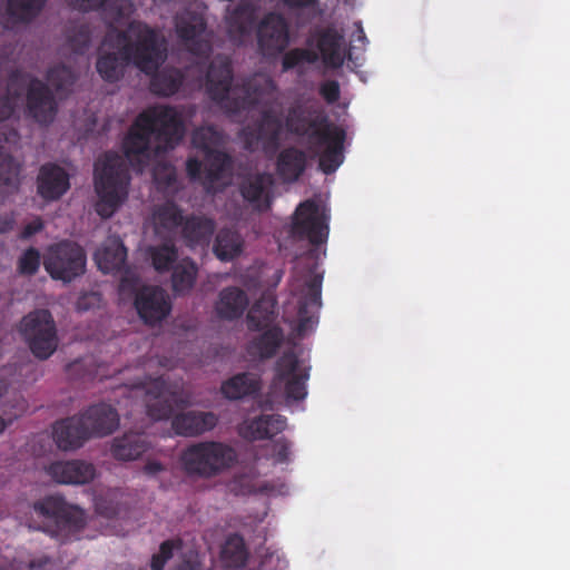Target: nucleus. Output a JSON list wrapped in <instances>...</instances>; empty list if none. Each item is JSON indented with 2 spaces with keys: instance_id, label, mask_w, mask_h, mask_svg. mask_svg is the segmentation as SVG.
<instances>
[{
  "instance_id": "nucleus-1",
  "label": "nucleus",
  "mask_w": 570,
  "mask_h": 570,
  "mask_svg": "<svg viewBox=\"0 0 570 570\" xmlns=\"http://www.w3.org/2000/svg\"><path fill=\"white\" fill-rule=\"evenodd\" d=\"M102 47L117 49V52H100L96 62L99 76L110 83L118 81L130 63L149 75L167 59L165 38L147 23L136 20L130 21L126 30L108 29Z\"/></svg>"
},
{
  "instance_id": "nucleus-2",
  "label": "nucleus",
  "mask_w": 570,
  "mask_h": 570,
  "mask_svg": "<svg viewBox=\"0 0 570 570\" xmlns=\"http://www.w3.org/2000/svg\"><path fill=\"white\" fill-rule=\"evenodd\" d=\"M185 126L175 107L156 106L140 112L122 140V150L134 170L142 173L153 154L175 148Z\"/></svg>"
},
{
  "instance_id": "nucleus-3",
  "label": "nucleus",
  "mask_w": 570,
  "mask_h": 570,
  "mask_svg": "<svg viewBox=\"0 0 570 570\" xmlns=\"http://www.w3.org/2000/svg\"><path fill=\"white\" fill-rule=\"evenodd\" d=\"M130 397L144 395L146 413L155 421L171 417V429L176 435L185 438L199 436L209 432L218 424V415L214 412L185 411L175 415V407L188 405V400L179 393L176 386L165 377H148L128 390Z\"/></svg>"
},
{
  "instance_id": "nucleus-4",
  "label": "nucleus",
  "mask_w": 570,
  "mask_h": 570,
  "mask_svg": "<svg viewBox=\"0 0 570 570\" xmlns=\"http://www.w3.org/2000/svg\"><path fill=\"white\" fill-rule=\"evenodd\" d=\"M206 92L227 114L237 115L272 100L277 91L275 81L255 75L233 88L234 71L227 56L217 55L206 70Z\"/></svg>"
},
{
  "instance_id": "nucleus-5",
  "label": "nucleus",
  "mask_w": 570,
  "mask_h": 570,
  "mask_svg": "<svg viewBox=\"0 0 570 570\" xmlns=\"http://www.w3.org/2000/svg\"><path fill=\"white\" fill-rule=\"evenodd\" d=\"M130 184L126 159L116 153H105L95 164L96 212L109 218L125 202Z\"/></svg>"
},
{
  "instance_id": "nucleus-6",
  "label": "nucleus",
  "mask_w": 570,
  "mask_h": 570,
  "mask_svg": "<svg viewBox=\"0 0 570 570\" xmlns=\"http://www.w3.org/2000/svg\"><path fill=\"white\" fill-rule=\"evenodd\" d=\"M32 510L40 521L29 523V528L41 530L61 543L79 539L86 525L85 512L62 497H45L33 503Z\"/></svg>"
},
{
  "instance_id": "nucleus-7",
  "label": "nucleus",
  "mask_w": 570,
  "mask_h": 570,
  "mask_svg": "<svg viewBox=\"0 0 570 570\" xmlns=\"http://www.w3.org/2000/svg\"><path fill=\"white\" fill-rule=\"evenodd\" d=\"M237 453L233 446L219 441H200L189 444L179 456L183 471L188 476L210 479L233 466Z\"/></svg>"
},
{
  "instance_id": "nucleus-8",
  "label": "nucleus",
  "mask_w": 570,
  "mask_h": 570,
  "mask_svg": "<svg viewBox=\"0 0 570 570\" xmlns=\"http://www.w3.org/2000/svg\"><path fill=\"white\" fill-rule=\"evenodd\" d=\"M27 88V110L28 114L41 125H48L53 121L58 106L53 94L48 85L36 77H31L21 70H12L8 77V90L19 97L23 87Z\"/></svg>"
},
{
  "instance_id": "nucleus-9",
  "label": "nucleus",
  "mask_w": 570,
  "mask_h": 570,
  "mask_svg": "<svg viewBox=\"0 0 570 570\" xmlns=\"http://www.w3.org/2000/svg\"><path fill=\"white\" fill-rule=\"evenodd\" d=\"M19 333L32 355L48 360L58 348L57 325L50 311L38 308L24 315L19 324Z\"/></svg>"
},
{
  "instance_id": "nucleus-10",
  "label": "nucleus",
  "mask_w": 570,
  "mask_h": 570,
  "mask_svg": "<svg viewBox=\"0 0 570 570\" xmlns=\"http://www.w3.org/2000/svg\"><path fill=\"white\" fill-rule=\"evenodd\" d=\"M43 266L53 279L71 282L85 273L86 253L77 243L65 239L48 247Z\"/></svg>"
},
{
  "instance_id": "nucleus-11",
  "label": "nucleus",
  "mask_w": 570,
  "mask_h": 570,
  "mask_svg": "<svg viewBox=\"0 0 570 570\" xmlns=\"http://www.w3.org/2000/svg\"><path fill=\"white\" fill-rule=\"evenodd\" d=\"M175 30L185 49L207 60L212 52V38L205 19L194 11H183L175 17Z\"/></svg>"
},
{
  "instance_id": "nucleus-12",
  "label": "nucleus",
  "mask_w": 570,
  "mask_h": 570,
  "mask_svg": "<svg viewBox=\"0 0 570 570\" xmlns=\"http://www.w3.org/2000/svg\"><path fill=\"white\" fill-rule=\"evenodd\" d=\"M234 169V159L226 151L216 149L204 154L203 161L197 157L186 160V173L190 180L203 179L206 189H210L217 183L230 178Z\"/></svg>"
},
{
  "instance_id": "nucleus-13",
  "label": "nucleus",
  "mask_w": 570,
  "mask_h": 570,
  "mask_svg": "<svg viewBox=\"0 0 570 570\" xmlns=\"http://www.w3.org/2000/svg\"><path fill=\"white\" fill-rule=\"evenodd\" d=\"M326 220L318 204L307 199L295 209L289 233L296 239H307L312 245H321L326 243L328 237Z\"/></svg>"
},
{
  "instance_id": "nucleus-14",
  "label": "nucleus",
  "mask_w": 570,
  "mask_h": 570,
  "mask_svg": "<svg viewBox=\"0 0 570 570\" xmlns=\"http://www.w3.org/2000/svg\"><path fill=\"white\" fill-rule=\"evenodd\" d=\"M308 377L309 368L302 364L294 352H285L276 361L274 384H284L287 401H302L306 397Z\"/></svg>"
},
{
  "instance_id": "nucleus-15",
  "label": "nucleus",
  "mask_w": 570,
  "mask_h": 570,
  "mask_svg": "<svg viewBox=\"0 0 570 570\" xmlns=\"http://www.w3.org/2000/svg\"><path fill=\"white\" fill-rule=\"evenodd\" d=\"M306 43L318 53V60L321 59L323 65L331 69L341 68L346 56H351L350 50L346 49L343 32L334 26L315 29Z\"/></svg>"
},
{
  "instance_id": "nucleus-16",
  "label": "nucleus",
  "mask_w": 570,
  "mask_h": 570,
  "mask_svg": "<svg viewBox=\"0 0 570 570\" xmlns=\"http://www.w3.org/2000/svg\"><path fill=\"white\" fill-rule=\"evenodd\" d=\"M257 46L264 57H276L289 43V28L286 19L276 12L267 13L257 26Z\"/></svg>"
},
{
  "instance_id": "nucleus-17",
  "label": "nucleus",
  "mask_w": 570,
  "mask_h": 570,
  "mask_svg": "<svg viewBox=\"0 0 570 570\" xmlns=\"http://www.w3.org/2000/svg\"><path fill=\"white\" fill-rule=\"evenodd\" d=\"M317 139L309 145L315 151L324 148L320 155V169L326 174H333L344 160L343 148L345 130L336 125L327 126V129L314 132Z\"/></svg>"
},
{
  "instance_id": "nucleus-18",
  "label": "nucleus",
  "mask_w": 570,
  "mask_h": 570,
  "mask_svg": "<svg viewBox=\"0 0 570 570\" xmlns=\"http://www.w3.org/2000/svg\"><path fill=\"white\" fill-rule=\"evenodd\" d=\"M273 185L272 174L266 171L248 173L239 177L237 190L254 212L264 213L272 205Z\"/></svg>"
},
{
  "instance_id": "nucleus-19",
  "label": "nucleus",
  "mask_w": 570,
  "mask_h": 570,
  "mask_svg": "<svg viewBox=\"0 0 570 570\" xmlns=\"http://www.w3.org/2000/svg\"><path fill=\"white\" fill-rule=\"evenodd\" d=\"M323 275L312 273L304 282L298 298V332L305 333L317 323V313L322 306Z\"/></svg>"
},
{
  "instance_id": "nucleus-20",
  "label": "nucleus",
  "mask_w": 570,
  "mask_h": 570,
  "mask_svg": "<svg viewBox=\"0 0 570 570\" xmlns=\"http://www.w3.org/2000/svg\"><path fill=\"white\" fill-rule=\"evenodd\" d=\"M285 125L289 132L307 137L309 144L317 139L315 131H322L327 129V126H334L321 110L316 108L307 109L303 105H295L288 109Z\"/></svg>"
},
{
  "instance_id": "nucleus-21",
  "label": "nucleus",
  "mask_w": 570,
  "mask_h": 570,
  "mask_svg": "<svg viewBox=\"0 0 570 570\" xmlns=\"http://www.w3.org/2000/svg\"><path fill=\"white\" fill-rule=\"evenodd\" d=\"M282 129L281 118L273 110L265 109L253 127L244 129L245 142L248 148L261 142L265 150H275L279 146Z\"/></svg>"
},
{
  "instance_id": "nucleus-22",
  "label": "nucleus",
  "mask_w": 570,
  "mask_h": 570,
  "mask_svg": "<svg viewBox=\"0 0 570 570\" xmlns=\"http://www.w3.org/2000/svg\"><path fill=\"white\" fill-rule=\"evenodd\" d=\"M135 307L147 324H155L167 317L171 309L166 292L158 286H144L135 297Z\"/></svg>"
},
{
  "instance_id": "nucleus-23",
  "label": "nucleus",
  "mask_w": 570,
  "mask_h": 570,
  "mask_svg": "<svg viewBox=\"0 0 570 570\" xmlns=\"http://www.w3.org/2000/svg\"><path fill=\"white\" fill-rule=\"evenodd\" d=\"M70 188L68 173L57 164H43L37 177V190L47 202L60 199Z\"/></svg>"
},
{
  "instance_id": "nucleus-24",
  "label": "nucleus",
  "mask_w": 570,
  "mask_h": 570,
  "mask_svg": "<svg viewBox=\"0 0 570 570\" xmlns=\"http://www.w3.org/2000/svg\"><path fill=\"white\" fill-rule=\"evenodd\" d=\"M52 438L62 451H75L90 439L83 420L78 414L57 421L52 426Z\"/></svg>"
},
{
  "instance_id": "nucleus-25",
  "label": "nucleus",
  "mask_w": 570,
  "mask_h": 570,
  "mask_svg": "<svg viewBox=\"0 0 570 570\" xmlns=\"http://www.w3.org/2000/svg\"><path fill=\"white\" fill-rule=\"evenodd\" d=\"M287 420L281 414H262L238 425V434L248 441L268 440L285 430Z\"/></svg>"
},
{
  "instance_id": "nucleus-26",
  "label": "nucleus",
  "mask_w": 570,
  "mask_h": 570,
  "mask_svg": "<svg viewBox=\"0 0 570 570\" xmlns=\"http://www.w3.org/2000/svg\"><path fill=\"white\" fill-rule=\"evenodd\" d=\"M91 436L111 434L119 425V414L111 405L98 403L78 414Z\"/></svg>"
},
{
  "instance_id": "nucleus-27",
  "label": "nucleus",
  "mask_w": 570,
  "mask_h": 570,
  "mask_svg": "<svg viewBox=\"0 0 570 570\" xmlns=\"http://www.w3.org/2000/svg\"><path fill=\"white\" fill-rule=\"evenodd\" d=\"M48 474L61 484H87L96 478V468L82 460L57 461L49 465Z\"/></svg>"
},
{
  "instance_id": "nucleus-28",
  "label": "nucleus",
  "mask_w": 570,
  "mask_h": 570,
  "mask_svg": "<svg viewBox=\"0 0 570 570\" xmlns=\"http://www.w3.org/2000/svg\"><path fill=\"white\" fill-rule=\"evenodd\" d=\"M248 304L249 299L244 289L227 286L219 292L214 309L219 320L232 322L244 315Z\"/></svg>"
},
{
  "instance_id": "nucleus-29",
  "label": "nucleus",
  "mask_w": 570,
  "mask_h": 570,
  "mask_svg": "<svg viewBox=\"0 0 570 570\" xmlns=\"http://www.w3.org/2000/svg\"><path fill=\"white\" fill-rule=\"evenodd\" d=\"M151 443L144 433L127 432L111 442L110 453L117 461H135L149 451Z\"/></svg>"
},
{
  "instance_id": "nucleus-30",
  "label": "nucleus",
  "mask_w": 570,
  "mask_h": 570,
  "mask_svg": "<svg viewBox=\"0 0 570 570\" xmlns=\"http://www.w3.org/2000/svg\"><path fill=\"white\" fill-rule=\"evenodd\" d=\"M257 20V8L248 1H240L227 16V31L233 40L242 41L253 31Z\"/></svg>"
},
{
  "instance_id": "nucleus-31",
  "label": "nucleus",
  "mask_w": 570,
  "mask_h": 570,
  "mask_svg": "<svg viewBox=\"0 0 570 570\" xmlns=\"http://www.w3.org/2000/svg\"><path fill=\"white\" fill-rule=\"evenodd\" d=\"M216 229V223L214 219L190 215L187 216L181 229V236L186 246L190 248L208 247L212 237Z\"/></svg>"
},
{
  "instance_id": "nucleus-32",
  "label": "nucleus",
  "mask_w": 570,
  "mask_h": 570,
  "mask_svg": "<svg viewBox=\"0 0 570 570\" xmlns=\"http://www.w3.org/2000/svg\"><path fill=\"white\" fill-rule=\"evenodd\" d=\"M70 4L75 8L89 11L101 10L106 21L109 23V29L115 28L114 23H120L122 19L131 13L130 0H69Z\"/></svg>"
},
{
  "instance_id": "nucleus-33",
  "label": "nucleus",
  "mask_w": 570,
  "mask_h": 570,
  "mask_svg": "<svg viewBox=\"0 0 570 570\" xmlns=\"http://www.w3.org/2000/svg\"><path fill=\"white\" fill-rule=\"evenodd\" d=\"M261 389V379L256 374L243 372L223 381L219 391L226 400L238 401L256 395Z\"/></svg>"
},
{
  "instance_id": "nucleus-34",
  "label": "nucleus",
  "mask_w": 570,
  "mask_h": 570,
  "mask_svg": "<svg viewBox=\"0 0 570 570\" xmlns=\"http://www.w3.org/2000/svg\"><path fill=\"white\" fill-rule=\"evenodd\" d=\"M261 332L248 342L247 352L259 360L272 358L283 344L284 331L281 326H272Z\"/></svg>"
},
{
  "instance_id": "nucleus-35",
  "label": "nucleus",
  "mask_w": 570,
  "mask_h": 570,
  "mask_svg": "<svg viewBox=\"0 0 570 570\" xmlns=\"http://www.w3.org/2000/svg\"><path fill=\"white\" fill-rule=\"evenodd\" d=\"M184 548L185 544L180 538L165 540L160 543L159 551L151 557L150 570H164L166 563L176 556L183 558V564L176 570H196L194 557L189 556L186 559Z\"/></svg>"
},
{
  "instance_id": "nucleus-36",
  "label": "nucleus",
  "mask_w": 570,
  "mask_h": 570,
  "mask_svg": "<svg viewBox=\"0 0 570 570\" xmlns=\"http://www.w3.org/2000/svg\"><path fill=\"white\" fill-rule=\"evenodd\" d=\"M306 165L307 157L303 150L287 147L278 154L276 170L284 181L294 183L303 175Z\"/></svg>"
},
{
  "instance_id": "nucleus-37",
  "label": "nucleus",
  "mask_w": 570,
  "mask_h": 570,
  "mask_svg": "<svg viewBox=\"0 0 570 570\" xmlns=\"http://www.w3.org/2000/svg\"><path fill=\"white\" fill-rule=\"evenodd\" d=\"M243 236L233 228H222L216 234L213 253L220 262H232L239 257L244 250Z\"/></svg>"
},
{
  "instance_id": "nucleus-38",
  "label": "nucleus",
  "mask_w": 570,
  "mask_h": 570,
  "mask_svg": "<svg viewBox=\"0 0 570 570\" xmlns=\"http://www.w3.org/2000/svg\"><path fill=\"white\" fill-rule=\"evenodd\" d=\"M249 552L243 535L232 533L226 537L220 548V559L225 570H242L248 559Z\"/></svg>"
},
{
  "instance_id": "nucleus-39",
  "label": "nucleus",
  "mask_w": 570,
  "mask_h": 570,
  "mask_svg": "<svg viewBox=\"0 0 570 570\" xmlns=\"http://www.w3.org/2000/svg\"><path fill=\"white\" fill-rule=\"evenodd\" d=\"M276 317L275 301L262 297L253 304L247 313V328L250 332H261L272 326H278L275 324Z\"/></svg>"
},
{
  "instance_id": "nucleus-40",
  "label": "nucleus",
  "mask_w": 570,
  "mask_h": 570,
  "mask_svg": "<svg viewBox=\"0 0 570 570\" xmlns=\"http://www.w3.org/2000/svg\"><path fill=\"white\" fill-rule=\"evenodd\" d=\"M154 218L156 233L165 237L175 235L179 227L183 228L186 219L181 209L173 202H167L157 207Z\"/></svg>"
},
{
  "instance_id": "nucleus-41",
  "label": "nucleus",
  "mask_w": 570,
  "mask_h": 570,
  "mask_svg": "<svg viewBox=\"0 0 570 570\" xmlns=\"http://www.w3.org/2000/svg\"><path fill=\"white\" fill-rule=\"evenodd\" d=\"M95 258L102 273L120 272L126 264L127 248L122 242L115 239L98 249Z\"/></svg>"
},
{
  "instance_id": "nucleus-42",
  "label": "nucleus",
  "mask_w": 570,
  "mask_h": 570,
  "mask_svg": "<svg viewBox=\"0 0 570 570\" xmlns=\"http://www.w3.org/2000/svg\"><path fill=\"white\" fill-rule=\"evenodd\" d=\"M150 75H153L150 80L151 92L164 97H169L178 92L185 79V75L181 70L169 67L160 71L157 69Z\"/></svg>"
},
{
  "instance_id": "nucleus-43",
  "label": "nucleus",
  "mask_w": 570,
  "mask_h": 570,
  "mask_svg": "<svg viewBox=\"0 0 570 570\" xmlns=\"http://www.w3.org/2000/svg\"><path fill=\"white\" fill-rule=\"evenodd\" d=\"M20 164L3 151H0V194L7 195L18 190L20 185Z\"/></svg>"
},
{
  "instance_id": "nucleus-44",
  "label": "nucleus",
  "mask_w": 570,
  "mask_h": 570,
  "mask_svg": "<svg viewBox=\"0 0 570 570\" xmlns=\"http://www.w3.org/2000/svg\"><path fill=\"white\" fill-rule=\"evenodd\" d=\"M198 268L196 263L190 258L181 259L173 268L171 283L173 291L176 294H184L189 292L197 277Z\"/></svg>"
},
{
  "instance_id": "nucleus-45",
  "label": "nucleus",
  "mask_w": 570,
  "mask_h": 570,
  "mask_svg": "<svg viewBox=\"0 0 570 570\" xmlns=\"http://www.w3.org/2000/svg\"><path fill=\"white\" fill-rule=\"evenodd\" d=\"M147 252L154 268L159 273L174 268V264L178 259V249L171 242L150 246Z\"/></svg>"
},
{
  "instance_id": "nucleus-46",
  "label": "nucleus",
  "mask_w": 570,
  "mask_h": 570,
  "mask_svg": "<svg viewBox=\"0 0 570 570\" xmlns=\"http://www.w3.org/2000/svg\"><path fill=\"white\" fill-rule=\"evenodd\" d=\"M46 0H8V14L20 22L32 20L42 9Z\"/></svg>"
},
{
  "instance_id": "nucleus-47",
  "label": "nucleus",
  "mask_w": 570,
  "mask_h": 570,
  "mask_svg": "<svg viewBox=\"0 0 570 570\" xmlns=\"http://www.w3.org/2000/svg\"><path fill=\"white\" fill-rule=\"evenodd\" d=\"M318 61V53L308 48H294L284 53L282 58V70L288 71L303 63L313 65Z\"/></svg>"
},
{
  "instance_id": "nucleus-48",
  "label": "nucleus",
  "mask_w": 570,
  "mask_h": 570,
  "mask_svg": "<svg viewBox=\"0 0 570 570\" xmlns=\"http://www.w3.org/2000/svg\"><path fill=\"white\" fill-rule=\"evenodd\" d=\"M46 79L58 94L68 91L75 83L72 70L65 65L51 67L47 71Z\"/></svg>"
},
{
  "instance_id": "nucleus-49",
  "label": "nucleus",
  "mask_w": 570,
  "mask_h": 570,
  "mask_svg": "<svg viewBox=\"0 0 570 570\" xmlns=\"http://www.w3.org/2000/svg\"><path fill=\"white\" fill-rule=\"evenodd\" d=\"M219 140L220 135L213 126L197 128L191 135L193 146L200 150L203 155L208 153V150H216L213 147L217 145Z\"/></svg>"
},
{
  "instance_id": "nucleus-50",
  "label": "nucleus",
  "mask_w": 570,
  "mask_h": 570,
  "mask_svg": "<svg viewBox=\"0 0 570 570\" xmlns=\"http://www.w3.org/2000/svg\"><path fill=\"white\" fill-rule=\"evenodd\" d=\"M40 267V253L35 247L26 249L18 261V272L21 275H35Z\"/></svg>"
},
{
  "instance_id": "nucleus-51",
  "label": "nucleus",
  "mask_w": 570,
  "mask_h": 570,
  "mask_svg": "<svg viewBox=\"0 0 570 570\" xmlns=\"http://www.w3.org/2000/svg\"><path fill=\"white\" fill-rule=\"evenodd\" d=\"M68 42L73 52L82 55L85 53L91 42V32L87 26H79L75 28L71 35L68 37Z\"/></svg>"
},
{
  "instance_id": "nucleus-52",
  "label": "nucleus",
  "mask_w": 570,
  "mask_h": 570,
  "mask_svg": "<svg viewBox=\"0 0 570 570\" xmlns=\"http://www.w3.org/2000/svg\"><path fill=\"white\" fill-rule=\"evenodd\" d=\"M292 443L281 438L273 443V458L275 463L283 464L291 461Z\"/></svg>"
},
{
  "instance_id": "nucleus-53",
  "label": "nucleus",
  "mask_w": 570,
  "mask_h": 570,
  "mask_svg": "<svg viewBox=\"0 0 570 570\" xmlns=\"http://www.w3.org/2000/svg\"><path fill=\"white\" fill-rule=\"evenodd\" d=\"M320 95L327 104H335L341 96L340 83L336 80H325L320 86Z\"/></svg>"
},
{
  "instance_id": "nucleus-54",
  "label": "nucleus",
  "mask_w": 570,
  "mask_h": 570,
  "mask_svg": "<svg viewBox=\"0 0 570 570\" xmlns=\"http://www.w3.org/2000/svg\"><path fill=\"white\" fill-rule=\"evenodd\" d=\"M14 106V98L10 97V95L0 97V122L11 117Z\"/></svg>"
},
{
  "instance_id": "nucleus-55",
  "label": "nucleus",
  "mask_w": 570,
  "mask_h": 570,
  "mask_svg": "<svg viewBox=\"0 0 570 570\" xmlns=\"http://www.w3.org/2000/svg\"><path fill=\"white\" fill-rule=\"evenodd\" d=\"M45 225L40 217L35 218L33 220L29 222L23 229L20 233L21 239H28L35 234L41 232L43 229Z\"/></svg>"
},
{
  "instance_id": "nucleus-56",
  "label": "nucleus",
  "mask_w": 570,
  "mask_h": 570,
  "mask_svg": "<svg viewBox=\"0 0 570 570\" xmlns=\"http://www.w3.org/2000/svg\"><path fill=\"white\" fill-rule=\"evenodd\" d=\"M165 470L166 466L161 462L156 460L147 461L142 468L144 473L148 476H155Z\"/></svg>"
},
{
  "instance_id": "nucleus-57",
  "label": "nucleus",
  "mask_w": 570,
  "mask_h": 570,
  "mask_svg": "<svg viewBox=\"0 0 570 570\" xmlns=\"http://www.w3.org/2000/svg\"><path fill=\"white\" fill-rule=\"evenodd\" d=\"M291 8H308L315 6L318 0H282Z\"/></svg>"
},
{
  "instance_id": "nucleus-58",
  "label": "nucleus",
  "mask_w": 570,
  "mask_h": 570,
  "mask_svg": "<svg viewBox=\"0 0 570 570\" xmlns=\"http://www.w3.org/2000/svg\"><path fill=\"white\" fill-rule=\"evenodd\" d=\"M127 286H130L132 289L135 288V282L129 281L127 277H124L120 282V289L124 291L127 288Z\"/></svg>"
},
{
  "instance_id": "nucleus-59",
  "label": "nucleus",
  "mask_w": 570,
  "mask_h": 570,
  "mask_svg": "<svg viewBox=\"0 0 570 570\" xmlns=\"http://www.w3.org/2000/svg\"><path fill=\"white\" fill-rule=\"evenodd\" d=\"M96 297V294H91L90 296H82L78 302V308L79 309H87L88 306L86 305L87 298Z\"/></svg>"
},
{
  "instance_id": "nucleus-60",
  "label": "nucleus",
  "mask_w": 570,
  "mask_h": 570,
  "mask_svg": "<svg viewBox=\"0 0 570 570\" xmlns=\"http://www.w3.org/2000/svg\"><path fill=\"white\" fill-rule=\"evenodd\" d=\"M97 511L99 513L104 514L105 517H108V518L115 514V510L114 509L107 510V511H102L100 503H97Z\"/></svg>"
},
{
  "instance_id": "nucleus-61",
  "label": "nucleus",
  "mask_w": 570,
  "mask_h": 570,
  "mask_svg": "<svg viewBox=\"0 0 570 570\" xmlns=\"http://www.w3.org/2000/svg\"><path fill=\"white\" fill-rule=\"evenodd\" d=\"M12 222H4L3 224L0 223V232L6 233L11 228Z\"/></svg>"
},
{
  "instance_id": "nucleus-62",
  "label": "nucleus",
  "mask_w": 570,
  "mask_h": 570,
  "mask_svg": "<svg viewBox=\"0 0 570 570\" xmlns=\"http://www.w3.org/2000/svg\"><path fill=\"white\" fill-rule=\"evenodd\" d=\"M7 424L4 420L0 416V433L6 429Z\"/></svg>"
},
{
  "instance_id": "nucleus-63",
  "label": "nucleus",
  "mask_w": 570,
  "mask_h": 570,
  "mask_svg": "<svg viewBox=\"0 0 570 570\" xmlns=\"http://www.w3.org/2000/svg\"><path fill=\"white\" fill-rule=\"evenodd\" d=\"M360 33H361L360 38H361V39H365V33H364V31H363V29H362V28H360Z\"/></svg>"
},
{
  "instance_id": "nucleus-64",
  "label": "nucleus",
  "mask_w": 570,
  "mask_h": 570,
  "mask_svg": "<svg viewBox=\"0 0 570 570\" xmlns=\"http://www.w3.org/2000/svg\"><path fill=\"white\" fill-rule=\"evenodd\" d=\"M77 365H78V362H75V363L70 364L69 367L72 368V367H76Z\"/></svg>"
}]
</instances>
